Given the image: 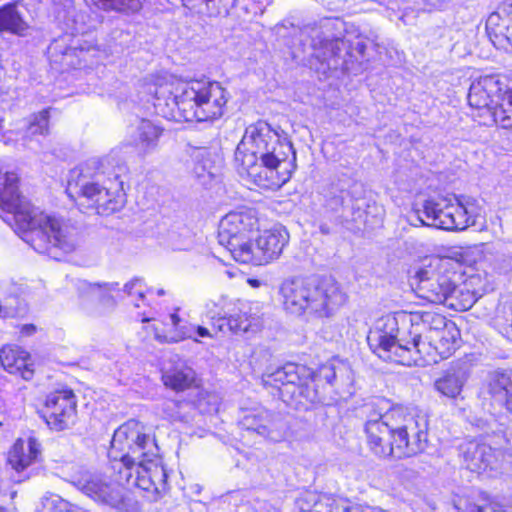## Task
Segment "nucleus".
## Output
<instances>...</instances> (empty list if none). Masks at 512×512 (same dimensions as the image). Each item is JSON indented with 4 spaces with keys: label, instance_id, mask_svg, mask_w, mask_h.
I'll use <instances>...</instances> for the list:
<instances>
[{
    "label": "nucleus",
    "instance_id": "obj_1",
    "mask_svg": "<svg viewBox=\"0 0 512 512\" xmlns=\"http://www.w3.org/2000/svg\"><path fill=\"white\" fill-rule=\"evenodd\" d=\"M159 447L151 427L136 419L119 426L112 437L109 457L112 460L114 482L105 481L100 475L77 471L69 481L96 501L124 512H139L141 507L135 496L124 487L131 480L139 460L158 455Z\"/></svg>",
    "mask_w": 512,
    "mask_h": 512
},
{
    "label": "nucleus",
    "instance_id": "obj_2",
    "mask_svg": "<svg viewBox=\"0 0 512 512\" xmlns=\"http://www.w3.org/2000/svg\"><path fill=\"white\" fill-rule=\"evenodd\" d=\"M147 91L154 98L157 113L174 120H217L224 115L229 99L221 83L207 79L183 80L167 76L147 84Z\"/></svg>",
    "mask_w": 512,
    "mask_h": 512
},
{
    "label": "nucleus",
    "instance_id": "obj_3",
    "mask_svg": "<svg viewBox=\"0 0 512 512\" xmlns=\"http://www.w3.org/2000/svg\"><path fill=\"white\" fill-rule=\"evenodd\" d=\"M14 173L0 176V210L10 215L14 229L35 251L57 258V250L70 253L77 246L76 231L59 219L38 212L18 192Z\"/></svg>",
    "mask_w": 512,
    "mask_h": 512
},
{
    "label": "nucleus",
    "instance_id": "obj_4",
    "mask_svg": "<svg viewBox=\"0 0 512 512\" xmlns=\"http://www.w3.org/2000/svg\"><path fill=\"white\" fill-rule=\"evenodd\" d=\"M398 318L385 316L372 329L367 341L374 353L385 361H393L405 366H425L437 363L452 355L457 346L458 331L452 322H444L435 334L426 335L425 342L416 351L404 344V339H397Z\"/></svg>",
    "mask_w": 512,
    "mask_h": 512
},
{
    "label": "nucleus",
    "instance_id": "obj_5",
    "mask_svg": "<svg viewBox=\"0 0 512 512\" xmlns=\"http://www.w3.org/2000/svg\"><path fill=\"white\" fill-rule=\"evenodd\" d=\"M284 309L295 315L304 313L329 317L346 302V294L332 278L285 280L280 286Z\"/></svg>",
    "mask_w": 512,
    "mask_h": 512
},
{
    "label": "nucleus",
    "instance_id": "obj_6",
    "mask_svg": "<svg viewBox=\"0 0 512 512\" xmlns=\"http://www.w3.org/2000/svg\"><path fill=\"white\" fill-rule=\"evenodd\" d=\"M101 173L91 172L89 164L70 170L66 193L84 209H93L99 215H110L119 211L125 202L120 189L100 184Z\"/></svg>",
    "mask_w": 512,
    "mask_h": 512
},
{
    "label": "nucleus",
    "instance_id": "obj_7",
    "mask_svg": "<svg viewBox=\"0 0 512 512\" xmlns=\"http://www.w3.org/2000/svg\"><path fill=\"white\" fill-rule=\"evenodd\" d=\"M279 151H284L286 156H292L296 160V152L286 135H281L268 123L258 121L248 126L235 151V159L245 158L249 155L253 158L271 160Z\"/></svg>",
    "mask_w": 512,
    "mask_h": 512
},
{
    "label": "nucleus",
    "instance_id": "obj_8",
    "mask_svg": "<svg viewBox=\"0 0 512 512\" xmlns=\"http://www.w3.org/2000/svg\"><path fill=\"white\" fill-rule=\"evenodd\" d=\"M288 158L284 151H279L269 161L249 155L244 159H235V162L240 176L251 184L265 190H277L291 177L290 167L293 166V161H288Z\"/></svg>",
    "mask_w": 512,
    "mask_h": 512
},
{
    "label": "nucleus",
    "instance_id": "obj_9",
    "mask_svg": "<svg viewBox=\"0 0 512 512\" xmlns=\"http://www.w3.org/2000/svg\"><path fill=\"white\" fill-rule=\"evenodd\" d=\"M449 261L439 257L425 259L415 272L417 291L421 298L435 304H444L453 289Z\"/></svg>",
    "mask_w": 512,
    "mask_h": 512
},
{
    "label": "nucleus",
    "instance_id": "obj_10",
    "mask_svg": "<svg viewBox=\"0 0 512 512\" xmlns=\"http://www.w3.org/2000/svg\"><path fill=\"white\" fill-rule=\"evenodd\" d=\"M258 227L253 211H235L225 215L219 224V244L224 246L240 262L239 253L249 247V234Z\"/></svg>",
    "mask_w": 512,
    "mask_h": 512
},
{
    "label": "nucleus",
    "instance_id": "obj_11",
    "mask_svg": "<svg viewBox=\"0 0 512 512\" xmlns=\"http://www.w3.org/2000/svg\"><path fill=\"white\" fill-rule=\"evenodd\" d=\"M400 420L390 441V456L404 458L423 452L427 445L426 422L413 416H402Z\"/></svg>",
    "mask_w": 512,
    "mask_h": 512
},
{
    "label": "nucleus",
    "instance_id": "obj_12",
    "mask_svg": "<svg viewBox=\"0 0 512 512\" xmlns=\"http://www.w3.org/2000/svg\"><path fill=\"white\" fill-rule=\"evenodd\" d=\"M289 242V233L283 226L263 231L255 242L250 241L247 250L239 253L244 264L266 265L277 260Z\"/></svg>",
    "mask_w": 512,
    "mask_h": 512
},
{
    "label": "nucleus",
    "instance_id": "obj_13",
    "mask_svg": "<svg viewBox=\"0 0 512 512\" xmlns=\"http://www.w3.org/2000/svg\"><path fill=\"white\" fill-rule=\"evenodd\" d=\"M337 25L342 23L336 21H326L321 26V31L317 28H311L313 32L312 47L314 49V57L321 63L326 64L327 69H338L346 64V56H348L349 38L333 37L330 38L329 32Z\"/></svg>",
    "mask_w": 512,
    "mask_h": 512
},
{
    "label": "nucleus",
    "instance_id": "obj_14",
    "mask_svg": "<svg viewBox=\"0 0 512 512\" xmlns=\"http://www.w3.org/2000/svg\"><path fill=\"white\" fill-rule=\"evenodd\" d=\"M239 425L246 431L278 442L285 438L287 426L281 417L262 406L245 409Z\"/></svg>",
    "mask_w": 512,
    "mask_h": 512
},
{
    "label": "nucleus",
    "instance_id": "obj_15",
    "mask_svg": "<svg viewBox=\"0 0 512 512\" xmlns=\"http://www.w3.org/2000/svg\"><path fill=\"white\" fill-rule=\"evenodd\" d=\"M43 417L47 425L57 431L72 426L76 421V399L71 390H62L47 396L43 408Z\"/></svg>",
    "mask_w": 512,
    "mask_h": 512
},
{
    "label": "nucleus",
    "instance_id": "obj_16",
    "mask_svg": "<svg viewBox=\"0 0 512 512\" xmlns=\"http://www.w3.org/2000/svg\"><path fill=\"white\" fill-rule=\"evenodd\" d=\"M398 318V322L401 321L402 324L409 323L410 330L409 336L410 340L405 337H399V331L397 332V339H404L406 344L408 342V346L412 348V351H416L421 345V342H425L426 335L435 334L440 328H443L444 322L446 318L436 312L430 311H416L411 312L409 314H399L393 315Z\"/></svg>",
    "mask_w": 512,
    "mask_h": 512
},
{
    "label": "nucleus",
    "instance_id": "obj_17",
    "mask_svg": "<svg viewBox=\"0 0 512 512\" xmlns=\"http://www.w3.org/2000/svg\"><path fill=\"white\" fill-rule=\"evenodd\" d=\"M461 453L466 468L477 473L497 471L505 460V453L502 450L476 441L463 444Z\"/></svg>",
    "mask_w": 512,
    "mask_h": 512
},
{
    "label": "nucleus",
    "instance_id": "obj_18",
    "mask_svg": "<svg viewBox=\"0 0 512 512\" xmlns=\"http://www.w3.org/2000/svg\"><path fill=\"white\" fill-rule=\"evenodd\" d=\"M133 469L131 480L124 486L137 487L144 491L160 493L166 489L167 473L161 463L159 454L155 457H146L139 460Z\"/></svg>",
    "mask_w": 512,
    "mask_h": 512
},
{
    "label": "nucleus",
    "instance_id": "obj_19",
    "mask_svg": "<svg viewBox=\"0 0 512 512\" xmlns=\"http://www.w3.org/2000/svg\"><path fill=\"white\" fill-rule=\"evenodd\" d=\"M503 90L504 84L494 75H486L472 82L468 93V102L470 107L476 111L474 117L479 118V122L485 117V110L492 109Z\"/></svg>",
    "mask_w": 512,
    "mask_h": 512
},
{
    "label": "nucleus",
    "instance_id": "obj_20",
    "mask_svg": "<svg viewBox=\"0 0 512 512\" xmlns=\"http://www.w3.org/2000/svg\"><path fill=\"white\" fill-rule=\"evenodd\" d=\"M396 423L397 420L364 425L368 446L375 455L379 457L391 455L390 441L393 439Z\"/></svg>",
    "mask_w": 512,
    "mask_h": 512
},
{
    "label": "nucleus",
    "instance_id": "obj_21",
    "mask_svg": "<svg viewBox=\"0 0 512 512\" xmlns=\"http://www.w3.org/2000/svg\"><path fill=\"white\" fill-rule=\"evenodd\" d=\"M0 363L11 374H19L24 380L34 376V364L28 352L18 346L7 345L0 349Z\"/></svg>",
    "mask_w": 512,
    "mask_h": 512
},
{
    "label": "nucleus",
    "instance_id": "obj_22",
    "mask_svg": "<svg viewBox=\"0 0 512 512\" xmlns=\"http://www.w3.org/2000/svg\"><path fill=\"white\" fill-rule=\"evenodd\" d=\"M480 282L478 276H471L467 278L460 285L453 282V289L445 305L456 311H465L470 309L477 299L482 296L481 289L476 288V284Z\"/></svg>",
    "mask_w": 512,
    "mask_h": 512
},
{
    "label": "nucleus",
    "instance_id": "obj_23",
    "mask_svg": "<svg viewBox=\"0 0 512 512\" xmlns=\"http://www.w3.org/2000/svg\"><path fill=\"white\" fill-rule=\"evenodd\" d=\"M212 327L222 334L241 335L258 331L260 322L257 316L240 311L229 316L214 319Z\"/></svg>",
    "mask_w": 512,
    "mask_h": 512
},
{
    "label": "nucleus",
    "instance_id": "obj_24",
    "mask_svg": "<svg viewBox=\"0 0 512 512\" xmlns=\"http://www.w3.org/2000/svg\"><path fill=\"white\" fill-rule=\"evenodd\" d=\"M304 371L303 366L294 363H287L272 372H265L262 375V383L264 386H272L278 388L282 393L283 389L287 393H296V387L301 382L300 373Z\"/></svg>",
    "mask_w": 512,
    "mask_h": 512
},
{
    "label": "nucleus",
    "instance_id": "obj_25",
    "mask_svg": "<svg viewBox=\"0 0 512 512\" xmlns=\"http://www.w3.org/2000/svg\"><path fill=\"white\" fill-rule=\"evenodd\" d=\"M450 207H452V202L447 198L426 200L423 204L422 213L428 221L426 222L420 214H418L417 220L422 225L448 230L449 224L452 223Z\"/></svg>",
    "mask_w": 512,
    "mask_h": 512
},
{
    "label": "nucleus",
    "instance_id": "obj_26",
    "mask_svg": "<svg viewBox=\"0 0 512 512\" xmlns=\"http://www.w3.org/2000/svg\"><path fill=\"white\" fill-rule=\"evenodd\" d=\"M41 455V445L34 437L18 439L9 452L8 461L13 469L24 471Z\"/></svg>",
    "mask_w": 512,
    "mask_h": 512
},
{
    "label": "nucleus",
    "instance_id": "obj_27",
    "mask_svg": "<svg viewBox=\"0 0 512 512\" xmlns=\"http://www.w3.org/2000/svg\"><path fill=\"white\" fill-rule=\"evenodd\" d=\"M163 128L147 119H141L131 133L133 145L142 155H147L158 146Z\"/></svg>",
    "mask_w": 512,
    "mask_h": 512
},
{
    "label": "nucleus",
    "instance_id": "obj_28",
    "mask_svg": "<svg viewBox=\"0 0 512 512\" xmlns=\"http://www.w3.org/2000/svg\"><path fill=\"white\" fill-rule=\"evenodd\" d=\"M480 123L486 126L496 125L503 129H512V89L502 91L492 109L485 110V117Z\"/></svg>",
    "mask_w": 512,
    "mask_h": 512
},
{
    "label": "nucleus",
    "instance_id": "obj_29",
    "mask_svg": "<svg viewBox=\"0 0 512 512\" xmlns=\"http://www.w3.org/2000/svg\"><path fill=\"white\" fill-rule=\"evenodd\" d=\"M468 377L467 371L463 368H451L434 382V388L449 399H463L461 393Z\"/></svg>",
    "mask_w": 512,
    "mask_h": 512
},
{
    "label": "nucleus",
    "instance_id": "obj_30",
    "mask_svg": "<svg viewBox=\"0 0 512 512\" xmlns=\"http://www.w3.org/2000/svg\"><path fill=\"white\" fill-rule=\"evenodd\" d=\"M29 28L17 3H8L0 7V32L24 37L28 34Z\"/></svg>",
    "mask_w": 512,
    "mask_h": 512
},
{
    "label": "nucleus",
    "instance_id": "obj_31",
    "mask_svg": "<svg viewBox=\"0 0 512 512\" xmlns=\"http://www.w3.org/2000/svg\"><path fill=\"white\" fill-rule=\"evenodd\" d=\"M487 388L492 397L504 401V407L512 414V371L490 373Z\"/></svg>",
    "mask_w": 512,
    "mask_h": 512
},
{
    "label": "nucleus",
    "instance_id": "obj_32",
    "mask_svg": "<svg viewBox=\"0 0 512 512\" xmlns=\"http://www.w3.org/2000/svg\"><path fill=\"white\" fill-rule=\"evenodd\" d=\"M362 414L366 417L365 424L395 421L402 417V412L391 410L389 401L383 398H375L365 403L362 407Z\"/></svg>",
    "mask_w": 512,
    "mask_h": 512
},
{
    "label": "nucleus",
    "instance_id": "obj_33",
    "mask_svg": "<svg viewBox=\"0 0 512 512\" xmlns=\"http://www.w3.org/2000/svg\"><path fill=\"white\" fill-rule=\"evenodd\" d=\"M476 210L477 207L473 200L456 199V202L452 203V207H450V219L452 223L449 224L448 230H464L474 225Z\"/></svg>",
    "mask_w": 512,
    "mask_h": 512
},
{
    "label": "nucleus",
    "instance_id": "obj_34",
    "mask_svg": "<svg viewBox=\"0 0 512 512\" xmlns=\"http://www.w3.org/2000/svg\"><path fill=\"white\" fill-rule=\"evenodd\" d=\"M47 53L51 63L58 66L61 70H66L79 64L76 61L77 49L67 44L66 37L55 39L49 45Z\"/></svg>",
    "mask_w": 512,
    "mask_h": 512
},
{
    "label": "nucleus",
    "instance_id": "obj_35",
    "mask_svg": "<svg viewBox=\"0 0 512 512\" xmlns=\"http://www.w3.org/2000/svg\"><path fill=\"white\" fill-rule=\"evenodd\" d=\"M118 287L117 282H85L83 290L87 298L98 301L100 306L113 308L116 301L112 295Z\"/></svg>",
    "mask_w": 512,
    "mask_h": 512
},
{
    "label": "nucleus",
    "instance_id": "obj_36",
    "mask_svg": "<svg viewBox=\"0 0 512 512\" xmlns=\"http://www.w3.org/2000/svg\"><path fill=\"white\" fill-rule=\"evenodd\" d=\"M162 380L165 386L175 391H184L194 383L195 372L188 366L174 367L163 372Z\"/></svg>",
    "mask_w": 512,
    "mask_h": 512
},
{
    "label": "nucleus",
    "instance_id": "obj_37",
    "mask_svg": "<svg viewBox=\"0 0 512 512\" xmlns=\"http://www.w3.org/2000/svg\"><path fill=\"white\" fill-rule=\"evenodd\" d=\"M143 0H91L100 9L118 12H136L142 7Z\"/></svg>",
    "mask_w": 512,
    "mask_h": 512
},
{
    "label": "nucleus",
    "instance_id": "obj_38",
    "mask_svg": "<svg viewBox=\"0 0 512 512\" xmlns=\"http://www.w3.org/2000/svg\"><path fill=\"white\" fill-rule=\"evenodd\" d=\"M49 132V110L44 109L30 117L27 133L30 136L46 135Z\"/></svg>",
    "mask_w": 512,
    "mask_h": 512
},
{
    "label": "nucleus",
    "instance_id": "obj_39",
    "mask_svg": "<svg viewBox=\"0 0 512 512\" xmlns=\"http://www.w3.org/2000/svg\"><path fill=\"white\" fill-rule=\"evenodd\" d=\"M319 498V495L314 492L303 493L296 501L299 512H313L315 509L323 508Z\"/></svg>",
    "mask_w": 512,
    "mask_h": 512
},
{
    "label": "nucleus",
    "instance_id": "obj_40",
    "mask_svg": "<svg viewBox=\"0 0 512 512\" xmlns=\"http://www.w3.org/2000/svg\"><path fill=\"white\" fill-rule=\"evenodd\" d=\"M296 391L299 395H302L310 403H319L323 401V398L316 388L315 380H311L306 383L302 381L297 385Z\"/></svg>",
    "mask_w": 512,
    "mask_h": 512
},
{
    "label": "nucleus",
    "instance_id": "obj_41",
    "mask_svg": "<svg viewBox=\"0 0 512 512\" xmlns=\"http://www.w3.org/2000/svg\"><path fill=\"white\" fill-rule=\"evenodd\" d=\"M185 405L183 402L176 400H166L162 404L164 414L171 420H182L180 409Z\"/></svg>",
    "mask_w": 512,
    "mask_h": 512
},
{
    "label": "nucleus",
    "instance_id": "obj_42",
    "mask_svg": "<svg viewBox=\"0 0 512 512\" xmlns=\"http://www.w3.org/2000/svg\"><path fill=\"white\" fill-rule=\"evenodd\" d=\"M141 282V279L135 278L124 285L123 291L129 296L135 293L138 295L139 299L143 300L144 291L142 289Z\"/></svg>",
    "mask_w": 512,
    "mask_h": 512
},
{
    "label": "nucleus",
    "instance_id": "obj_43",
    "mask_svg": "<svg viewBox=\"0 0 512 512\" xmlns=\"http://www.w3.org/2000/svg\"><path fill=\"white\" fill-rule=\"evenodd\" d=\"M347 45H348V52H349L348 55L349 56H352V52L353 51H356L360 56H364L365 55L367 44H366V41H365L364 37L357 36L355 42H352L350 40V42H348Z\"/></svg>",
    "mask_w": 512,
    "mask_h": 512
},
{
    "label": "nucleus",
    "instance_id": "obj_44",
    "mask_svg": "<svg viewBox=\"0 0 512 512\" xmlns=\"http://www.w3.org/2000/svg\"><path fill=\"white\" fill-rule=\"evenodd\" d=\"M320 378H323L328 384L334 385L337 381V371L332 366H324L320 370Z\"/></svg>",
    "mask_w": 512,
    "mask_h": 512
},
{
    "label": "nucleus",
    "instance_id": "obj_45",
    "mask_svg": "<svg viewBox=\"0 0 512 512\" xmlns=\"http://www.w3.org/2000/svg\"><path fill=\"white\" fill-rule=\"evenodd\" d=\"M191 336L189 334H187L186 332H182L181 334H176V335H173V336H165V335H160V334H156L155 335V338L160 342V343H177L185 338H190Z\"/></svg>",
    "mask_w": 512,
    "mask_h": 512
},
{
    "label": "nucleus",
    "instance_id": "obj_46",
    "mask_svg": "<svg viewBox=\"0 0 512 512\" xmlns=\"http://www.w3.org/2000/svg\"><path fill=\"white\" fill-rule=\"evenodd\" d=\"M82 310L89 316H100L104 314V311L99 307H92L88 304H82Z\"/></svg>",
    "mask_w": 512,
    "mask_h": 512
},
{
    "label": "nucleus",
    "instance_id": "obj_47",
    "mask_svg": "<svg viewBox=\"0 0 512 512\" xmlns=\"http://www.w3.org/2000/svg\"><path fill=\"white\" fill-rule=\"evenodd\" d=\"M170 320H171V323L174 326L175 330L178 332V334H181L183 331H182V329L179 328V324H180L181 319L178 316V314L172 313L170 315Z\"/></svg>",
    "mask_w": 512,
    "mask_h": 512
},
{
    "label": "nucleus",
    "instance_id": "obj_48",
    "mask_svg": "<svg viewBox=\"0 0 512 512\" xmlns=\"http://www.w3.org/2000/svg\"><path fill=\"white\" fill-rule=\"evenodd\" d=\"M196 332L200 337H212V334L210 333L209 329L203 326H197Z\"/></svg>",
    "mask_w": 512,
    "mask_h": 512
},
{
    "label": "nucleus",
    "instance_id": "obj_49",
    "mask_svg": "<svg viewBox=\"0 0 512 512\" xmlns=\"http://www.w3.org/2000/svg\"><path fill=\"white\" fill-rule=\"evenodd\" d=\"M498 18H499V15L497 13L491 14L487 20V26L494 24L495 20H497Z\"/></svg>",
    "mask_w": 512,
    "mask_h": 512
},
{
    "label": "nucleus",
    "instance_id": "obj_50",
    "mask_svg": "<svg viewBox=\"0 0 512 512\" xmlns=\"http://www.w3.org/2000/svg\"><path fill=\"white\" fill-rule=\"evenodd\" d=\"M290 26L293 28L294 32L299 31L301 34L308 33V27L304 29H300L294 26V24L290 23Z\"/></svg>",
    "mask_w": 512,
    "mask_h": 512
},
{
    "label": "nucleus",
    "instance_id": "obj_51",
    "mask_svg": "<svg viewBox=\"0 0 512 512\" xmlns=\"http://www.w3.org/2000/svg\"><path fill=\"white\" fill-rule=\"evenodd\" d=\"M287 28L286 24L285 23H281V24H278L275 29H276V32L280 35H282V29H285Z\"/></svg>",
    "mask_w": 512,
    "mask_h": 512
},
{
    "label": "nucleus",
    "instance_id": "obj_52",
    "mask_svg": "<svg viewBox=\"0 0 512 512\" xmlns=\"http://www.w3.org/2000/svg\"><path fill=\"white\" fill-rule=\"evenodd\" d=\"M24 330H26L27 333H32L34 331V326L30 325V326H24L23 328Z\"/></svg>",
    "mask_w": 512,
    "mask_h": 512
},
{
    "label": "nucleus",
    "instance_id": "obj_53",
    "mask_svg": "<svg viewBox=\"0 0 512 512\" xmlns=\"http://www.w3.org/2000/svg\"><path fill=\"white\" fill-rule=\"evenodd\" d=\"M156 294H157L158 296H163V295H165V291H164V289H157V290H156Z\"/></svg>",
    "mask_w": 512,
    "mask_h": 512
},
{
    "label": "nucleus",
    "instance_id": "obj_54",
    "mask_svg": "<svg viewBox=\"0 0 512 512\" xmlns=\"http://www.w3.org/2000/svg\"><path fill=\"white\" fill-rule=\"evenodd\" d=\"M0 512H8L6 509L0 507Z\"/></svg>",
    "mask_w": 512,
    "mask_h": 512
},
{
    "label": "nucleus",
    "instance_id": "obj_55",
    "mask_svg": "<svg viewBox=\"0 0 512 512\" xmlns=\"http://www.w3.org/2000/svg\"><path fill=\"white\" fill-rule=\"evenodd\" d=\"M134 305H135L136 307H139V303H138V302H135V303H134Z\"/></svg>",
    "mask_w": 512,
    "mask_h": 512
}]
</instances>
